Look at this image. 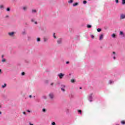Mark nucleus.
<instances>
[{"label": "nucleus", "instance_id": "obj_48", "mask_svg": "<svg viewBox=\"0 0 125 125\" xmlns=\"http://www.w3.org/2000/svg\"><path fill=\"white\" fill-rule=\"evenodd\" d=\"M0 115H1V112L0 111Z\"/></svg>", "mask_w": 125, "mask_h": 125}, {"label": "nucleus", "instance_id": "obj_19", "mask_svg": "<svg viewBox=\"0 0 125 125\" xmlns=\"http://www.w3.org/2000/svg\"><path fill=\"white\" fill-rule=\"evenodd\" d=\"M120 35H124V32H123V31H120Z\"/></svg>", "mask_w": 125, "mask_h": 125}, {"label": "nucleus", "instance_id": "obj_10", "mask_svg": "<svg viewBox=\"0 0 125 125\" xmlns=\"http://www.w3.org/2000/svg\"><path fill=\"white\" fill-rule=\"evenodd\" d=\"M23 10L25 11V10H27V7H23Z\"/></svg>", "mask_w": 125, "mask_h": 125}, {"label": "nucleus", "instance_id": "obj_7", "mask_svg": "<svg viewBox=\"0 0 125 125\" xmlns=\"http://www.w3.org/2000/svg\"><path fill=\"white\" fill-rule=\"evenodd\" d=\"M58 43L60 44L62 42V40L59 39L57 41Z\"/></svg>", "mask_w": 125, "mask_h": 125}, {"label": "nucleus", "instance_id": "obj_44", "mask_svg": "<svg viewBox=\"0 0 125 125\" xmlns=\"http://www.w3.org/2000/svg\"><path fill=\"white\" fill-rule=\"evenodd\" d=\"M113 59H114V60L116 59V57H114Z\"/></svg>", "mask_w": 125, "mask_h": 125}, {"label": "nucleus", "instance_id": "obj_30", "mask_svg": "<svg viewBox=\"0 0 125 125\" xmlns=\"http://www.w3.org/2000/svg\"><path fill=\"white\" fill-rule=\"evenodd\" d=\"M61 90H62V91H65V89H64V88H61Z\"/></svg>", "mask_w": 125, "mask_h": 125}, {"label": "nucleus", "instance_id": "obj_16", "mask_svg": "<svg viewBox=\"0 0 125 125\" xmlns=\"http://www.w3.org/2000/svg\"><path fill=\"white\" fill-rule=\"evenodd\" d=\"M87 27L88 28H91V26L90 25H89V24H88V25H87Z\"/></svg>", "mask_w": 125, "mask_h": 125}, {"label": "nucleus", "instance_id": "obj_24", "mask_svg": "<svg viewBox=\"0 0 125 125\" xmlns=\"http://www.w3.org/2000/svg\"><path fill=\"white\" fill-rule=\"evenodd\" d=\"M5 61H6V60H5V59H3L2 60V62H5Z\"/></svg>", "mask_w": 125, "mask_h": 125}, {"label": "nucleus", "instance_id": "obj_33", "mask_svg": "<svg viewBox=\"0 0 125 125\" xmlns=\"http://www.w3.org/2000/svg\"><path fill=\"white\" fill-rule=\"evenodd\" d=\"M115 1L116 2V3H119V0H115Z\"/></svg>", "mask_w": 125, "mask_h": 125}, {"label": "nucleus", "instance_id": "obj_29", "mask_svg": "<svg viewBox=\"0 0 125 125\" xmlns=\"http://www.w3.org/2000/svg\"><path fill=\"white\" fill-rule=\"evenodd\" d=\"M0 8H3V5H0Z\"/></svg>", "mask_w": 125, "mask_h": 125}, {"label": "nucleus", "instance_id": "obj_42", "mask_svg": "<svg viewBox=\"0 0 125 125\" xmlns=\"http://www.w3.org/2000/svg\"><path fill=\"white\" fill-rule=\"evenodd\" d=\"M8 18V15L6 16V18Z\"/></svg>", "mask_w": 125, "mask_h": 125}, {"label": "nucleus", "instance_id": "obj_12", "mask_svg": "<svg viewBox=\"0 0 125 125\" xmlns=\"http://www.w3.org/2000/svg\"><path fill=\"white\" fill-rule=\"evenodd\" d=\"M121 124H122V125H125V121H121Z\"/></svg>", "mask_w": 125, "mask_h": 125}, {"label": "nucleus", "instance_id": "obj_34", "mask_svg": "<svg viewBox=\"0 0 125 125\" xmlns=\"http://www.w3.org/2000/svg\"><path fill=\"white\" fill-rule=\"evenodd\" d=\"M31 22H35V20L34 19L31 20Z\"/></svg>", "mask_w": 125, "mask_h": 125}, {"label": "nucleus", "instance_id": "obj_9", "mask_svg": "<svg viewBox=\"0 0 125 125\" xmlns=\"http://www.w3.org/2000/svg\"><path fill=\"white\" fill-rule=\"evenodd\" d=\"M111 37H112V38H116V34H113L111 35Z\"/></svg>", "mask_w": 125, "mask_h": 125}, {"label": "nucleus", "instance_id": "obj_41", "mask_svg": "<svg viewBox=\"0 0 125 125\" xmlns=\"http://www.w3.org/2000/svg\"><path fill=\"white\" fill-rule=\"evenodd\" d=\"M62 87H65V85H62Z\"/></svg>", "mask_w": 125, "mask_h": 125}, {"label": "nucleus", "instance_id": "obj_27", "mask_svg": "<svg viewBox=\"0 0 125 125\" xmlns=\"http://www.w3.org/2000/svg\"><path fill=\"white\" fill-rule=\"evenodd\" d=\"M91 38L92 39H94V36H93V35H91Z\"/></svg>", "mask_w": 125, "mask_h": 125}, {"label": "nucleus", "instance_id": "obj_47", "mask_svg": "<svg viewBox=\"0 0 125 125\" xmlns=\"http://www.w3.org/2000/svg\"><path fill=\"white\" fill-rule=\"evenodd\" d=\"M3 57H4V56H3V55H2V58H3Z\"/></svg>", "mask_w": 125, "mask_h": 125}, {"label": "nucleus", "instance_id": "obj_31", "mask_svg": "<svg viewBox=\"0 0 125 125\" xmlns=\"http://www.w3.org/2000/svg\"><path fill=\"white\" fill-rule=\"evenodd\" d=\"M21 75L22 76H24L25 75V72H22Z\"/></svg>", "mask_w": 125, "mask_h": 125}, {"label": "nucleus", "instance_id": "obj_3", "mask_svg": "<svg viewBox=\"0 0 125 125\" xmlns=\"http://www.w3.org/2000/svg\"><path fill=\"white\" fill-rule=\"evenodd\" d=\"M125 15L124 14H122L120 16V19H125Z\"/></svg>", "mask_w": 125, "mask_h": 125}, {"label": "nucleus", "instance_id": "obj_32", "mask_svg": "<svg viewBox=\"0 0 125 125\" xmlns=\"http://www.w3.org/2000/svg\"><path fill=\"white\" fill-rule=\"evenodd\" d=\"M56 124H55V122H53L52 123V125H56Z\"/></svg>", "mask_w": 125, "mask_h": 125}, {"label": "nucleus", "instance_id": "obj_40", "mask_svg": "<svg viewBox=\"0 0 125 125\" xmlns=\"http://www.w3.org/2000/svg\"><path fill=\"white\" fill-rule=\"evenodd\" d=\"M113 54H116V52H113Z\"/></svg>", "mask_w": 125, "mask_h": 125}, {"label": "nucleus", "instance_id": "obj_6", "mask_svg": "<svg viewBox=\"0 0 125 125\" xmlns=\"http://www.w3.org/2000/svg\"><path fill=\"white\" fill-rule=\"evenodd\" d=\"M8 35L9 36H10V37H12L13 36V35H14V32H9L8 33Z\"/></svg>", "mask_w": 125, "mask_h": 125}, {"label": "nucleus", "instance_id": "obj_11", "mask_svg": "<svg viewBox=\"0 0 125 125\" xmlns=\"http://www.w3.org/2000/svg\"><path fill=\"white\" fill-rule=\"evenodd\" d=\"M42 112H43L44 113H45V112H46V109H45V108H43Z\"/></svg>", "mask_w": 125, "mask_h": 125}, {"label": "nucleus", "instance_id": "obj_37", "mask_svg": "<svg viewBox=\"0 0 125 125\" xmlns=\"http://www.w3.org/2000/svg\"><path fill=\"white\" fill-rule=\"evenodd\" d=\"M70 62H66V64H69Z\"/></svg>", "mask_w": 125, "mask_h": 125}, {"label": "nucleus", "instance_id": "obj_25", "mask_svg": "<svg viewBox=\"0 0 125 125\" xmlns=\"http://www.w3.org/2000/svg\"><path fill=\"white\" fill-rule=\"evenodd\" d=\"M5 86H6V84H4V85H2V87H3V88L5 87Z\"/></svg>", "mask_w": 125, "mask_h": 125}, {"label": "nucleus", "instance_id": "obj_39", "mask_svg": "<svg viewBox=\"0 0 125 125\" xmlns=\"http://www.w3.org/2000/svg\"><path fill=\"white\" fill-rule=\"evenodd\" d=\"M27 112H28V113H30L31 112V111L30 110H27Z\"/></svg>", "mask_w": 125, "mask_h": 125}, {"label": "nucleus", "instance_id": "obj_17", "mask_svg": "<svg viewBox=\"0 0 125 125\" xmlns=\"http://www.w3.org/2000/svg\"><path fill=\"white\" fill-rule=\"evenodd\" d=\"M73 2V0H70L69 1H68V3H72Z\"/></svg>", "mask_w": 125, "mask_h": 125}, {"label": "nucleus", "instance_id": "obj_5", "mask_svg": "<svg viewBox=\"0 0 125 125\" xmlns=\"http://www.w3.org/2000/svg\"><path fill=\"white\" fill-rule=\"evenodd\" d=\"M60 79H62V78H63V77H64V74H62V73H60L58 75Z\"/></svg>", "mask_w": 125, "mask_h": 125}, {"label": "nucleus", "instance_id": "obj_46", "mask_svg": "<svg viewBox=\"0 0 125 125\" xmlns=\"http://www.w3.org/2000/svg\"><path fill=\"white\" fill-rule=\"evenodd\" d=\"M25 34H26V33L23 32V35H25Z\"/></svg>", "mask_w": 125, "mask_h": 125}, {"label": "nucleus", "instance_id": "obj_2", "mask_svg": "<svg viewBox=\"0 0 125 125\" xmlns=\"http://www.w3.org/2000/svg\"><path fill=\"white\" fill-rule=\"evenodd\" d=\"M49 96L51 99H53V98H54V95L52 93L49 94Z\"/></svg>", "mask_w": 125, "mask_h": 125}, {"label": "nucleus", "instance_id": "obj_1", "mask_svg": "<svg viewBox=\"0 0 125 125\" xmlns=\"http://www.w3.org/2000/svg\"><path fill=\"white\" fill-rule=\"evenodd\" d=\"M88 100L90 102H92V94H90L88 95Z\"/></svg>", "mask_w": 125, "mask_h": 125}, {"label": "nucleus", "instance_id": "obj_36", "mask_svg": "<svg viewBox=\"0 0 125 125\" xmlns=\"http://www.w3.org/2000/svg\"><path fill=\"white\" fill-rule=\"evenodd\" d=\"M53 84H54V83H51V85H53Z\"/></svg>", "mask_w": 125, "mask_h": 125}, {"label": "nucleus", "instance_id": "obj_4", "mask_svg": "<svg viewBox=\"0 0 125 125\" xmlns=\"http://www.w3.org/2000/svg\"><path fill=\"white\" fill-rule=\"evenodd\" d=\"M104 38V35L103 34H101L99 38L100 41H101V40H103Z\"/></svg>", "mask_w": 125, "mask_h": 125}, {"label": "nucleus", "instance_id": "obj_13", "mask_svg": "<svg viewBox=\"0 0 125 125\" xmlns=\"http://www.w3.org/2000/svg\"><path fill=\"white\" fill-rule=\"evenodd\" d=\"M37 42H41V39L40 38H37Z\"/></svg>", "mask_w": 125, "mask_h": 125}, {"label": "nucleus", "instance_id": "obj_20", "mask_svg": "<svg viewBox=\"0 0 125 125\" xmlns=\"http://www.w3.org/2000/svg\"><path fill=\"white\" fill-rule=\"evenodd\" d=\"M87 2L86 0L83 1V3H84V4H85Z\"/></svg>", "mask_w": 125, "mask_h": 125}, {"label": "nucleus", "instance_id": "obj_22", "mask_svg": "<svg viewBox=\"0 0 125 125\" xmlns=\"http://www.w3.org/2000/svg\"><path fill=\"white\" fill-rule=\"evenodd\" d=\"M6 11H10V8H7V9H6Z\"/></svg>", "mask_w": 125, "mask_h": 125}, {"label": "nucleus", "instance_id": "obj_8", "mask_svg": "<svg viewBox=\"0 0 125 125\" xmlns=\"http://www.w3.org/2000/svg\"><path fill=\"white\" fill-rule=\"evenodd\" d=\"M79 3H78L77 2L74 3L73 5V6H77V5H78Z\"/></svg>", "mask_w": 125, "mask_h": 125}, {"label": "nucleus", "instance_id": "obj_45", "mask_svg": "<svg viewBox=\"0 0 125 125\" xmlns=\"http://www.w3.org/2000/svg\"><path fill=\"white\" fill-rule=\"evenodd\" d=\"M29 97L31 98H32V95H30L29 96Z\"/></svg>", "mask_w": 125, "mask_h": 125}, {"label": "nucleus", "instance_id": "obj_23", "mask_svg": "<svg viewBox=\"0 0 125 125\" xmlns=\"http://www.w3.org/2000/svg\"><path fill=\"white\" fill-rule=\"evenodd\" d=\"M44 42H47V39H46V38H44Z\"/></svg>", "mask_w": 125, "mask_h": 125}, {"label": "nucleus", "instance_id": "obj_14", "mask_svg": "<svg viewBox=\"0 0 125 125\" xmlns=\"http://www.w3.org/2000/svg\"><path fill=\"white\" fill-rule=\"evenodd\" d=\"M71 82L72 83H75V79H72V80H71Z\"/></svg>", "mask_w": 125, "mask_h": 125}, {"label": "nucleus", "instance_id": "obj_43", "mask_svg": "<svg viewBox=\"0 0 125 125\" xmlns=\"http://www.w3.org/2000/svg\"><path fill=\"white\" fill-rule=\"evenodd\" d=\"M35 24H38V22L37 21H35Z\"/></svg>", "mask_w": 125, "mask_h": 125}, {"label": "nucleus", "instance_id": "obj_21", "mask_svg": "<svg viewBox=\"0 0 125 125\" xmlns=\"http://www.w3.org/2000/svg\"><path fill=\"white\" fill-rule=\"evenodd\" d=\"M36 12H37V11L36 10H32V13H35Z\"/></svg>", "mask_w": 125, "mask_h": 125}, {"label": "nucleus", "instance_id": "obj_28", "mask_svg": "<svg viewBox=\"0 0 125 125\" xmlns=\"http://www.w3.org/2000/svg\"><path fill=\"white\" fill-rule=\"evenodd\" d=\"M78 113H80V114H82V111L81 110H78Z\"/></svg>", "mask_w": 125, "mask_h": 125}, {"label": "nucleus", "instance_id": "obj_38", "mask_svg": "<svg viewBox=\"0 0 125 125\" xmlns=\"http://www.w3.org/2000/svg\"><path fill=\"white\" fill-rule=\"evenodd\" d=\"M23 115H26V112H23Z\"/></svg>", "mask_w": 125, "mask_h": 125}, {"label": "nucleus", "instance_id": "obj_35", "mask_svg": "<svg viewBox=\"0 0 125 125\" xmlns=\"http://www.w3.org/2000/svg\"><path fill=\"white\" fill-rule=\"evenodd\" d=\"M113 83V82L112 81H109V83L111 84V83Z\"/></svg>", "mask_w": 125, "mask_h": 125}, {"label": "nucleus", "instance_id": "obj_49", "mask_svg": "<svg viewBox=\"0 0 125 125\" xmlns=\"http://www.w3.org/2000/svg\"><path fill=\"white\" fill-rule=\"evenodd\" d=\"M80 89H82V87H80Z\"/></svg>", "mask_w": 125, "mask_h": 125}, {"label": "nucleus", "instance_id": "obj_26", "mask_svg": "<svg viewBox=\"0 0 125 125\" xmlns=\"http://www.w3.org/2000/svg\"><path fill=\"white\" fill-rule=\"evenodd\" d=\"M53 37L54 39H56V36H55V33L53 34Z\"/></svg>", "mask_w": 125, "mask_h": 125}, {"label": "nucleus", "instance_id": "obj_50", "mask_svg": "<svg viewBox=\"0 0 125 125\" xmlns=\"http://www.w3.org/2000/svg\"><path fill=\"white\" fill-rule=\"evenodd\" d=\"M0 72H1V69H0Z\"/></svg>", "mask_w": 125, "mask_h": 125}, {"label": "nucleus", "instance_id": "obj_15", "mask_svg": "<svg viewBox=\"0 0 125 125\" xmlns=\"http://www.w3.org/2000/svg\"><path fill=\"white\" fill-rule=\"evenodd\" d=\"M122 4H125V0H122Z\"/></svg>", "mask_w": 125, "mask_h": 125}, {"label": "nucleus", "instance_id": "obj_18", "mask_svg": "<svg viewBox=\"0 0 125 125\" xmlns=\"http://www.w3.org/2000/svg\"><path fill=\"white\" fill-rule=\"evenodd\" d=\"M97 32H101V29H100V28H98V29H97Z\"/></svg>", "mask_w": 125, "mask_h": 125}]
</instances>
